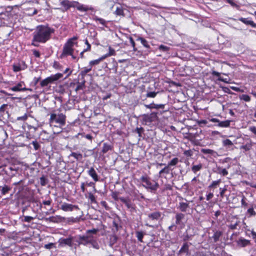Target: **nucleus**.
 Here are the masks:
<instances>
[{
  "label": "nucleus",
  "instance_id": "nucleus-19",
  "mask_svg": "<svg viewBox=\"0 0 256 256\" xmlns=\"http://www.w3.org/2000/svg\"><path fill=\"white\" fill-rule=\"evenodd\" d=\"M230 122L231 121L229 120L220 121L219 124H218L216 126L221 128H228L230 126Z\"/></svg>",
  "mask_w": 256,
  "mask_h": 256
},
{
  "label": "nucleus",
  "instance_id": "nucleus-58",
  "mask_svg": "<svg viewBox=\"0 0 256 256\" xmlns=\"http://www.w3.org/2000/svg\"><path fill=\"white\" fill-rule=\"evenodd\" d=\"M53 66L56 69H59L60 67V64L56 62H54L53 64Z\"/></svg>",
  "mask_w": 256,
  "mask_h": 256
},
{
  "label": "nucleus",
  "instance_id": "nucleus-63",
  "mask_svg": "<svg viewBox=\"0 0 256 256\" xmlns=\"http://www.w3.org/2000/svg\"><path fill=\"white\" fill-rule=\"evenodd\" d=\"M250 130L252 132H253L254 134H256V127H254V126L250 127Z\"/></svg>",
  "mask_w": 256,
  "mask_h": 256
},
{
  "label": "nucleus",
  "instance_id": "nucleus-60",
  "mask_svg": "<svg viewBox=\"0 0 256 256\" xmlns=\"http://www.w3.org/2000/svg\"><path fill=\"white\" fill-rule=\"evenodd\" d=\"M33 54L36 57V58H39L40 56V54L39 52L38 51L36 50H33Z\"/></svg>",
  "mask_w": 256,
  "mask_h": 256
},
{
  "label": "nucleus",
  "instance_id": "nucleus-42",
  "mask_svg": "<svg viewBox=\"0 0 256 256\" xmlns=\"http://www.w3.org/2000/svg\"><path fill=\"white\" fill-rule=\"evenodd\" d=\"M238 222V221H236L234 224H231L228 226L229 228H230L231 230L236 229Z\"/></svg>",
  "mask_w": 256,
  "mask_h": 256
},
{
  "label": "nucleus",
  "instance_id": "nucleus-46",
  "mask_svg": "<svg viewBox=\"0 0 256 256\" xmlns=\"http://www.w3.org/2000/svg\"><path fill=\"white\" fill-rule=\"evenodd\" d=\"M159 50H162V51H163V52H167L169 50V48L166 46H164V45H160L159 46V48H158Z\"/></svg>",
  "mask_w": 256,
  "mask_h": 256
},
{
  "label": "nucleus",
  "instance_id": "nucleus-26",
  "mask_svg": "<svg viewBox=\"0 0 256 256\" xmlns=\"http://www.w3.org/2000/svg\"><path fill=\"white\" fill-rule=\"evenodd\" d=\"M179 160L178 158H172L168 164V167L170 166H174L177 164Z\"/></svg>",
  "mask_w": 256,
  "mask_h": 256
},
{
  "label": "nucleus",
  "instance_id": "nucleus-31",
  "mask_svg": "<svg viewBox=\"0 0 256 256\" xmlns=\"http://www.w3.org/2000/svg\"><path fill=\"white\" fill-rule=\"evenodd\" d=\"M218 172L222 175L223 176H226L228 174V172L225 168H218Z\"/></svg>",
  "mask_w": 256,
  "mask_h": 256
},
{
  "label": "nucleus",
  "instance_id": "nucleus-39",
  "mask_svg": "<svg viewBox=\"0 0 256 256\" xmlns=\"http://www.w3.org/2000/svg\"><path fill=\"white\" fill-rule=\"evenodd\" d=\"M88 198L90 200L91 203L96 202V198L92 192L88 194Z\"/></svg>",
  "mask_w": 256,
  "mask_h": 256
},
{
  "label": "nucleus",
  "instance_id": "nucleus-23",
  "mask_svg": "<svg viewBox=\"0 0 256 256\" xmlns=\"http://www.w3.org/2000/svg\"><path fill=\"white\" fill-rule=\"evenodd\" d=\"M112 147L110 145L107 143H104L102 146V152L103 154H106L108 150H111Z\"/></svg>",
  "mask_w": 256,
  "mask_h": 256
},
{
  "label": "nucleus",
  "instance_id": "nucleus-56",
  "mask_svg": "<svg viewBox=\"0 0 256 256\" xmlns=\"http://www.w3.org/2000/svg\"><path fill=\"white\" fill-rule=\"evenodd\" d=\"M230 88L234 90L235 92H242L243 90H242L240 88H238V87H236V86H231Z\"/></svg>",
  "mask_w": 256,
  "mask_h": 256
},
{
  "label": "nucleus",
  "instance_id": "nucleus-3",
  "mask_svg": "<svg viewBox=\"0 0 256 256\" xmlns=\"http://www.w3.org/2000/svg\"><path fill=\"white\" fill-rule=\"evenodd\" d=\"M66 116L61 112L52 113L49 120L50 126L54 134L62 132V127L66 124Z\"/></svg>",
  "mask_w": 256,
  "mask_h": 256
},
{
  "label": "nucleus",
  "instance_id": "nucleus-52",
  "mask_svg": "<svg viewBox=\"0 0 256 256\" xmlns=\"http://www.w3.org/2000/svg\"><path fill=\"white\" fill-rule=\"evenodd\" d=\"M130 44H132V48H133L134 51H136L137 50V49L135 46V42L132 38H131V37L130 38Z\"/></svg>",
  "mask_w": 256,
  "mask_h": 256
},
{
  "label": "nucleus",
  "instance_id": "nucleus-5",
  "mask_svg": "<svg viewBox=\"0 0 256 256\" xmlns=\"http://www.w3.org/2000/svg\"><path fill=\"white\" fill-rule=\"evenodd\" d=\"M140 180L143 182L142 186L148 190H150L151 192L156 190L159 187V184L157 182H152L150 178L146 176H142Z\"/></svg>",
  "mask_w": 256,
  "mask_h": 256
},
{
  "label": "nucleus",
  "instance_id": "nucleus-35",
  "mask_svg": "<svg viewBox=\"0 0 256 256\" xmlns=\"http://www.w3.org/2000/svg\"><path fill=\"white\" fill-rule=\"evenodd\" d=\"M120 200H121L122 202L126 204V206H127L128 208H133L132 204L128 200L124 199V198H120Z\"/></svg>",
  "mask_w": 256,
  "mask_h": 256
},
{
  "label": "nucleus",
  "instance_id": "nucleus-9",
  "mask_svg": "<svg viewBox=\"0 0 256 256\" xmlns=\"http://www.w3.org/2000/svg\"><path fill=\"white\" fill-rule=\"evenodd\" d=\"M13 70L16 72L26 68L27 66L24 61H20L12 65Z\"/></svg>",
  "mask_w": 256,
  "mask_h": 256
},
{
  "label": "nucleus",
  "instance_id": "nucleus-10",
  "mask_svg": "<svg viewBox=\"0 0 256 256\" xmlns=\"http://www.w3.org/2000/svg\"><path fill=\"white\" fill-rule=\"evenodd\" d=\"M61 210L64 212H72L74 209L78 210V206L73 205L72 204L63 202L60 206Z\"/></svg>",
  "mask_w": 256,
  "mask_h": 256
},
{
  "label": "nucleus",
  "instance_id": "nucleus-12",
  "mask_svg": "<svg viewBox=\"0 0 256 256\" xmlns=\"http://www.w3.org/2000/svg\"><path fill=\"white\" fill-rule=\"evenodd\" d=\"M76 3L74 4V8H76L80 11V12H86L88 10H93V8L92 6H86L84 4H80L78 2L76 1Z\"/></svg>",
  "mask_w": 256,
  "mask_h": 256
},
{
  "label": "nucleus",
  "instance_id": "nucleus-53",
  "mask_svg": "<svg viewBox=\"0 0 256 256\" xmlns=\"http://www.w3.org/2000/svg\"><path fill=\"white\" fill-rule=\"evenodd\" d=\"M248 212L250 215V216H254L256 214V212H254L253 208H249L248 210Z\"/></svg>",
  "mask_w": 256,
  "mask_h": 256
},
{
  "label": "nucleus",
  "instance_id": "nucleus-36",
  "mask_svg": "<svg viewBox=\"0 0 256 256\" xmlns=\"http://www.w3.org/2000/svg\"><path fill=\"white\" fill-rule=\"evenodd\" d=\"M10 190V188L7 186H3L1 190L2 194L4 195Z\"/></svg>",
  "mask_w": 256,
  "mask_h": 256
},
{
  "label": "nucleus",
  "instance_id": "nucleus-1",
  "mask_svg": "<svg viewBox=\"0 0 256 256\" xmlns=\"http://www.w3.org/2000/svg\"><path fill=\"white\" fill-rule=\"evenodd\" d=\"M98 232V230L96 228L88 230L86 231V234L84 235H78L74 237L62 240L60 244L72 246V242H75L76 244L78 246L83 245L98 250L100 245L98 242L96 237L94 236Z\"/></svg>",
  "mask_w": 256,
  "mask_h": 256
},
{
  "label": "nucleus",
  "instance_id": "nucleus-24",
  "mask_svg": "<svg viewBox=\"0 0 256 256\" xmlns=\"http://www.w3.org/2000/svg\"><path fill=\"white\" fill-rule=\"evenodd\" d=\"M184 218V214L182 213L176 214V223L177 224H179L180 223L181 220Z\"/></svg>",
  "mask_w": 256,
  "mask_h": 256
},
{
  "label": "nucleus",
  "instance_id": "nucleus-25",
  "mask_svg": "<svg viewBox=\"0 0 256 256\" xmlns=\"http://www.w3.org/2000/svg\"><path fill=\"white\" fill-rule=\"evenodd\" d=\"M201 152L204 154H210L212 155L215 154H216V152H214V150L206 148H202L201 150Z\"/></svg>",
  "mask_w": 256,
  "mask_h": 256
},
{
  "label": "nucleus",
  "instance_id": "nucleus-27",
  "mask_svg": "<svg viewBox=\"0 0 256 256\" xmlns=\"http://www.w3.org/2000/svg\"><path fill=\"white\" fill-rule=\"evenodd\" d=\"M239 98L240 100H242L246 102H250L251 100L250 97L247 94H242L240 96Z\"/></svg>",
  "mask_w": 256,
  "mask_h": 256
},
{
  "label": "nucleus",
  "instance_id": "nucleus-64",
  "mask_svg": "<svg viewBox=\"0 0 256 256\" xmlns=\"http://www.w3.org/2000/svg\"><path fill=\"white\" fill-rule=\"evenodd\" d=\"M108 57H109V56H108V54H106L102 56V57L100 58L99 60L101 62V61H102V60H104V59H105L106 58Z\"/></svg>",
  "mask_w": 256,
  "mask_h": 256
},
{
  "label": "nucleus",
  "instance_id": "nucleus-45",
  "mask_svg": "<svg viewBox=\"0 0 256 256\" xmlns=\"http://www.w3.org/2000/svg\"><path fill=\"white\" fill-rule=\"evenodd\" d=\"M109 56L116 55V52L114 49L110 46L109 47V52L108 53Z\"/></svg>",
  "mask_w": 256,
  "mask_h": 256
},
{
  "label": "nucleus",
  "instance_id": "nucleus-22",
  "mask_svg": "<svg viewBox=\"0 0 256 256\" xmlns=\"http://www.w3.org/2000/svg\"><path fill=\"white\" fill-rule=\"evenodd\" d=\"M70 156L74 157L76 160H80L82 159V154H81L74 152H72L70 154L69 158L70 157Z\"/></svg>",
  "mask_w": 256,
  "mask_h": 256
},
{
  "label": "nucleus",
  "instance_id": "nucleus-55",
  "mask_svg": "<svg viewBox=\"0 0 256 256\" xmlns=\"http://www.w3.org/2000/svg\"><path fill=\"white\" fill-rule=\"evenodd\" d=\"M84 86V83L78 84L76 88V90L78 91L82 89Z\"/></svg>",
  "mask_w": 256,
  "mask_h": 256
},
{
  "label": "nucleus",
  "instance_id": "nucleus-29",
  "mask_svg": "<svg viewBox=\"0 0 256 256\" xmlns=\"http://www.w3.org/2000/svg\"><path fill=\"white\" fill-rule=\"evenodd\" d=\"M222 144L224 146L230 147L233 146V143L229 139H226L222 140Z\"/></svg>",
  "mask_w": 256,
  "mask_h": 256
},
{
  "label": "nucleus",
  "instance_id": "nucleus-37",
  "mask_svg": "<svg viewBox=\"0 0 256 256\" xmlns=\"http://www.w3.org/2000/svg\"><path fill=\"white\" fill-rule=\"evenodd\" d=\"M136 236L138 238V240L140 242H142V238L144 237V234L142 232H136Z\"/></svg>",
  "mask_w": 256,
  "mask_h": 256
},
{
  "label": "nucleus",
  "instance_id": "nucleus-40",
  "mask_svg": "<svg viewBox=\"0 0 256 256\" xmlns=\"http://www.w3.org/2000/svg\"><path fill=\"white\" fill-rule=\"evenodd\" d=\"M168 166H166L164 168H162V170H160L159 172V176H160V175L162 173H166V174H168L170 172V170H168Z\"/></svg>",
  "mask_w": 256,
  "mask_h": 256
},
{
  "label": "nucleus",
  "instance_id": "nucleus-17",
  "mask_svg": "<svg viewBox=\"0 0 256 256\" xmlns=\"http://www.w3.org/2000/svg\"><path fill=\"white\" fill-rule=\"evenodd\" d=\"M161 216L160 212H154L148 214V218L152 220H158Z\"/></svg>",
  "mask_w": 256,
  "mask_h": 256
},
{
  "label": "nucleus",
  "instance_id": "nucleus-54",
  "mask_svg": "<svg viewBox=\"0 0 256 256\" xmlns=\"http://www.w3.org/2000/svg\"><path fill=\"white\" fill-rule=\"evenodd\" d=\"M220 196L222 197H224V194L226 191V187H224L223 188H220Z\"/></svg>",
  "mask_w": 256,
  "mask_h": 256
},
{
  "label": "nucleus",
  "instance_id": "nucleus-49",
  "mask_svg": "<svg viewBox=\"0 0 256 256\" xmlns=\"http://www.w3.org/2000/svg\"><path fill=\"white\" fill-rule=\"evenodd\" d=\"M34 220V218L30 216H24V220L26 222H30Z\"/></svg>",
  "mask_w": 256,
  "mask_h": 256
},
{
  "label": "nucleus",
  "instance_id": "nucleus-30",
  "mask_svg": "<svg viewBox=\"0 0 256 256\" xmlns=\"http://www.w3.org/2000/svg\"><path fill=\"white\" fill-rule=\"evenodd\" d=\"M202 168V164H199L198 165L193 166L192 168V170L194 173H196L197 172L200 170Z\"/></svg>",
  "mask_w": 256,
  "mask_h": 256
},
{
  "label": "nucleus",
  "instance_id": "nucleus-62",
  "mask_svg": "<svg viewBox=\"0 0 256 256\" xmlns=\"http://www.w3.org/2000/svg\"><path fill=\"white\" fill-rule=\"evenodd\" d=\"M210 121L212 122H217L218 124H219V122H220V120L216 118H212L210 120Z\"/></svg>",
  "mask_w": 256,
  "mask_h": 256
},
{
  "label": "nucleus",
  "instance_id": "nucleus-32",
  "mask_svg": "<svg viewBox=\"0 0 256 256\" xmlns=\"http://www.w3.org/2000/svg\"><path fill=\"white\" fill-rule=\"evenodd\" d=\"M94 20L96 22H98L100 24L103 26H106V21L102 18H98V16H96L94 18Z\"/></svg>",
  "mask_w": 256,
  "mask_h": 256
},
{
  "label": "nucleus",
  "instance_id": "nucleus-50",
  "mask_svg": "<svg viewBox=\"0 0 256 256\" xmlns=\"http://www.w3.org/2000/svg\"><path fill=\"white\" fill-rule=\"evenodd\" d=\"M184 154L185 156H191L192 155L193 152L192 150H185Z\"/></svg>",
  "mask_w": 256,
  "mask_h": 256
},
{
  "label": "nucleus",
  "instance_id": "nucleus-59",
  "mask_svg": "<svg viewBox=\"0 0 256 256\" xmlns=\"http://www.w3.org/2000/svg\"><path fill=\"white\" fill-rule=\"evenodd\" d=\"M214 196V194L212 192H210L208 194L206 195V200H210L212 199Z\"/></svg>",
  "mask_w": 256,
  "mask_h": 256
},
{
  "label": "nucleus",
  "instance_id": "nucleus-43",
  "mask_svg": "<svg viewBox=\"0 0 256 256\" xmlns=\"http://www.w3.org/2000/svg\"><path fill=\"white\" fill-rule=\"evenodd\" d=\"M240 20L241 22H242L246 24H252L253 23L252 21L250 20H248L245 18H241L240 19Z\"/></svg>",
  "mask_w": 256,
  "mask_h": 256
},
{
  "label": "nucleus",
  "instance_id": "nucleus-15",
  "mask_svg": "<svg viewBox=\"0 0 256 256\" xmlns=\"http://www.w3.org/2000/svg\"><path fill=\"white\" fill-rule=\"evenodd\" d=\"M64 219V217H62L60 216H52L46 218L47 220H49L50 222H62Z\"/></svg>",
  "mask_w": 256,
  "mask_h": 256
},
{
  "label": "nucleus",
  "instance_id": "nucleus-21",
  "mask_svg": "<svg viewBox=\"0 0 256 256\" xmlns=\"http://www.w3.org/2000/svg\"><path fill=\"white\" fill-rule=\"evenodd\" d=\"M118 238L116 235H111L110 236V246L112 247L116 242Z\"/></svg>",
  "mask_w": 256,
  "mask_h": 256
},
{
  "label": "nucleus",
  "instance_id": "nucleus-11",
  "mask_svg": "<svg viewBox=\"0 0 256 256\" xmlns=\"http://www.w3.org/2000/svg\"><path fill=\"white\" fill-rule=\"evenodd\" d=\"M190 244L185 242L178 252L179 256H188V248Z\"/></svg>",
  "mask_w": 256,
  "mask_h": 256
},
{
  "label": "nucleus",
  "instance_id": "nucleus-38",
  "mask_svg": "<svg viewBox=\"0 0 256 256\" xmlns=\"http://www.w3.org/2000/svg\"><path fill=\"white\" fill-rule=\"evenodd\" d=\"M100 62V61L99 60V58H98L97 60H91L89 62V66H90L92 68V66L98 64Z\"/></svg>",
  "mask_w": 256,
  "mask_h": 256
},
{
  "label": "nucleus",
  "instance_id": "nucleus-7",
  "mask_svg": "<svg viewBox=\"0 0 256 256\" xmlns=\"http://www.w3.org/2000/svg\"><path fill=\"white\" fill-rule=\"evenodd\" d=\"M10 90L13 92H24L26 90H31L30 88H27L25 86V84L24 82H20L18 83L16 86L9 88Z\"/></svg>",
  "mask_w": 256,
  "mask_h": 256
},
{
  "label": "nucleus",
  "instance_id": "nucleus-2",
  "mask_svg": "<svg viewBox=\"0 0 256 256\" xmlns=\"http://www.w3.org/2000/svg\"><path fill=\"white\" fill-rule=\"evenodd\" d=\"M54 32L52 28L46 26L40 25L36 27L33 33L32 45L38 46V42L45 43L50 38V35Z\"/></svg>",
  "mask_w": 256,
  "mask_h": 256
},
{
  "label": "nucleus",
  "instance_id": "nucleus-47",
  "mask_svg": "<svg viewBox=\"0 0 256 256\" xmlns=\"http://www.w3.org/2000/svg\"><path fill=\"white\" fill-rule=\"evenodd\" d=\"M220 182V180H218L216 181H213L210 185L209 186V188H212L218 186Z\"/></svg>",
  "mask_w": 256,
  "mask_h": 256
},
{
  "label": "nucleus",
  "instance_id": "nucleus-44",
  "mask_svg": "<svg viewBox=\"0 0 256 256\" xmlns=\"http://www.w3.org/2000/svg\"><path fill=\"white\" fill-rule=\"evenodd\" d=\"M28 117V114H25L22 116L18 117L16 120H18L25 121L27 120Z\"/></svg>",
  "mask_w": 256,
  "mask_h": 256
},
{
  "label": "nucleus",
  "instance_id": "nucleus-51",
  "mask_svg": "<svg viewBox=\"0 0 256 256\" xmlns=\"http://www.w3.org/2000/svg\"><path fill=\"white\" fill-rule=\"evenodd\" d=\"M157 93L156 92H149L146 94V96L148 98H154Z\"/></svg>",
  "mask_w": 256,
  "mask_h": 256
},
{
  "label": "nucleus",
  "instance_id": "nucleus-14",
  "mask_svg": "<svg viewBox=\"0 0 256 256\" xmlns=\"http://www.w3.org/2000/svg\"><path fill=\"white\" fill-rule=\"evenodd\" d=\"M88 174L95 182H98V176L94 168H90L88 171Z\"/></svg>",
  "mask_w": 256,
  "mask_h": 256
},
{
  "label": "nucleus",
  "instance_id": "nucleus-34",
  "mask_svg": "<svg viewBox=\"0 0 256 256\" xmlns=\"http://www.w3.org/2000/svg\"><path fill=\"white\" fill-rule=\"evenodd\" d=\"M238 244L242 246H246L250 244V241L246 239H240Z\"/></svg>",
  "mask_w": 256,
  "mask_h": 256
},
{
  "label": "nucleus",
  "instance_id": "nucleus-18",
  "mask_svg": "<svg viewBox=\"0 0 256 256\" xmlns=\"http://www.w3.org/2000/svg\"><path fill=\"white\" fill-rule=\"evenodd\" d=\"M188 206L189 204L187 202H182L179 203L178 208L182 212H186Z\"/></svg>",
  "mask_w": 256,
  "mask_h": 256
},
{
  "label": "nucleus",
  "instance_id": "nucleus-48",
  "mask_svg": "<svg viewBox=\"0 0 256 256\" xmlns=\"http://www.w3.org/2000/svg\"><path fill=\"white\" fill-rule=\"evenodd\" d=\"M251 146L250 144H245L240 146V149L244 150L245 151H248L250 150Z\"/></svg>",
  "mask_w": 256,
  "mask_h": 256
},
{
  "label": "nucleus",
  "instance_id": "nucleus-41",
  "mask_svg": "<svg viewBox=\"0 0 256 256\" xmlns=\"http://www.w3.org/2000/svg\"><path fill=\"white\" fill-rule=\"evenodd\" d=\"M115 14L117 15L120 16L123 14V10L122 6L117 7L115 11Z\"/></svg>",
  "mask_w": 256,
  "mask_h": 256
},
{
  "label": "nucleus",
  "instance_id": "nucleus-20",
  "mask_svg": "<svg viewBox=\"0 0 256 256\" xmlns=\"http://www.w3.org/2000/svg\"><path fill=\"white\" fill-rule=\"evenodd\" d=\"M92 68L89 66L84 68L80 72V74L82 78H84L87 73L90 72L92 70Z\"/></svg>",
  "mask_w": 256,
  "mask_h": 256
},
{
  "label": "nucleus",
  "instance_id": "nucleus-4",
  "mask_svg": "<svg viewBox=\"0 0 256 256\" xmlns=\"http://www.w3.org/2000/svg\"><path fill=\"white\" fill-rule=\"evenodd\" d=\"M78 37L74 36L68 40L66 42L64 45L62 52L60 56V58H62L68 56H71L72 59H76V56H74L75 52L74 47L78 46L76 40Z\"/></svg>",
  "mask_w": 256,
  "mask_h": 256
},
{
  "label": "nucleus",
  "instance_id": "nucleus-8",
  "mask_svg": "<svg viewBox=\"0 0 256 256\" xmlns=\"http://www.w3.org/2000/svg\"><path fill=\"white\" fill-rule=\"evenodd\" d=\"M156 118V114L152 112L149 114H144L142 117V120L143 122H144L146 124H147L155 120Z\"/></svg>",
  "mask_w": 256,
  "mask_h": 256
},
{
  "label": "nucleus",
  "instance_id": "nucleus-57",
  "mask_svg": "<svg viewBox=\"0 0 256 256\" xmlns=\"http://www.w3.org/2000/svg\"><path fill=\"white\" fill-rule=\"evenodd\" d=\"M54 246L53 243H49L44 245V248L46 249H50Z\"/></svg>",
  "mask_w": 256,
  "mask_h": 256
},
{
  "label": "nucleus",
  "instance_id": "nucleus-33",
  "mask_svg": "<svg viewBox=\"0 0 256 256\" xmlns=\"http://www.w3.org/2000/svg\"><path fill=\"white\" fill-rule=\"evenodd\" d=\"M222 236V232H220L217 231L214 234L212 238L215 242L218 240Z\"/></svg>",
  "mask_w": 256,
  "mask_h": 256
},
{
  "label": "nucleus",
  "instance_id": "nucleus-16",
  "mask_svg": "<svg viewBox=\"0 0 256 256\" xmlns=\"http://www.w3.org/2000/svg\"><path fill=\"white\" fill-rule=\"evenodd\" d=\"M165 105L164 104H146L145 106L148 108H155V109H163L164 108Z\"/></svg>",
  "mask_w": 256,
  "mask_h": 256
},
{
  "label": "nucleus",
  "instance_id": "nucleus-13",
  "mask_svg": "<svg viewBox=\"0 0 256 256\" xmlns=\"http://www.w3.org/2000/svg\"><path fill=\"white\" fill-rule=\"evenodd\" d=\"M74 4H76V1L70 2L68 0H63L60 2V4L64 8L65 10H67L71 7L74 8Z\"/></svg>",
  "mask_w": 256,
  "mask_h": 256
},
{
  "label": "nucleus",
  "instance_id": "nucleus-6",
  "mask_svg": "<svg viewBox=\"0 0 256 256\" xmlns=\"http://www.w3.org/2000/svg\"><path fill=\"white\" fill-rule=\"evenodd\" d=\"M62 76L63 74L61 73H57L55 74H52L42 80L40 84L42 87L47 86L48 84L53 83L58 80L59 79L62 78Z\"/></svg>",
  "mask_w": 256,
  "mask_h": 256
},
{
  "label": "nucleus",
  "instance_id": "nucleus-61",
  "mask_svg": "<svg viewBox=\"0 0 256 256\" xmlns=\"http://www.w3.org/2000/svg\"><path fill=\"white\" fill-rule=\"evenodd\" d=\"M51 203H52V200H44V201H43V202H42V204H44L48 205V206L50 205Z\"/></svg>",
  "mask_w": 256,
  "mask_h": 256
},
{
  "label": "nucleus",
  "instance_id": "nucleus-28",
  "mask_svg": "<svg viewBox=\"0 0 256 256\" xmlns=\"http://www.w3.org/2000/svg\"><path fill=\"white\" fill-rule=\"evenodd\" d=\"M138 40H139L141 44L146 48H148L150 47V46L148 44V42L144 38H138Z\"/></svg>",
  "mask_w": 256,
  "mask_h": 256
}]
</instances>
